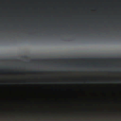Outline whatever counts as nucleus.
<instances>
[{"instance_id": "obj_3", "label": "nucleus", "mask_w": 121, "mask_h": 121, "mask_svg": "<svg viewBox=\"0 0 121 121\" xmlns=\"http://www.w3.org/2000/svg\"><path fill=\"white\" fill-rule=\"evenodd\" d=\"M40 72H42V73H43V71H40Z\"/></svg>"}, {"instance_id": "obj_1", "label": "nucleus", "mask_w": 121, "mask_h": 121, "mask_svg": "<svg viewBox=\"0 0 121 121\" xmlns=\"http://www.w3.org/2000/svg\"><path fill=\"white\" fill-rule=\"evenodd\" d=\"M37 71H31V72H34V73H36L37 72Z\"/></svg>"}, {"instance_id": "obj_2", "label": "nucleus", "mask_w": 121, "mask_h": 121, "mask_svg": "<svg viewBox=\"0 0 121 121\" xmlns=\"http://www.w3.org/2000/svg\"><path fill=\"white\" fill-rule=\"evenodd\" d=\"M96 64L97 65H99V64L98 63H96Z\"/></svg>"}]
</instances>
